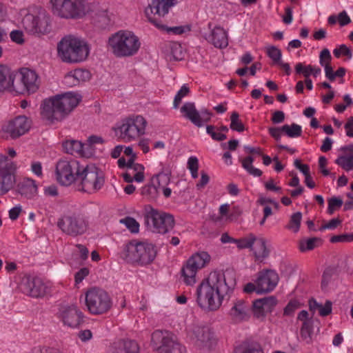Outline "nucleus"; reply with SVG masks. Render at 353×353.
I'll use <instances>...</instances> for the list:
<instances>
[{
    "label": "nucleus",
    "mask_w": 353,
    "mask_h": 353,
    "mask_svg": "<svg viewBox=\"0 0 353 353\" xmlns=\"http://www.w3.org/2000/svg\"><path fill=\"white\" fill-rule=\"evenodd\" d=\"M88 13L91 14L92 23L100 28H105L110 23V17L107 8L101 6L99 3H88Z\"/></svg>",
    "instance_id": "26"
},
{
    "label": "nucleus",
    "mask_w": 353,
    "mask_h": 353,
    "mask_svg": "<svg viewBox=\"0 0 353 353\" xmlns=\"http://www.w3.org/2000/svg\"><path fill=\"white\" fill-rule=\"evenodd\" d=\"M139 347L134 340H119L112 343L110 353H139Z\"/></svg>",
    "instance_id": "28"
},
{
    "label": "nucleus",
    "mask_w": 353,
    "mask_h": 353,
    "mask_svg": "<svg viewBox=\"0 0 353 353\" xmlns=\"http://www.w3.org/2000/svg\"><path fill=\"white\" fill-rule=\"evenodd\" d=\"M233 353H264L263 350L256 345L248 343H242L237 345Z\"/></svg>",
    "instance_id": "36"
},
{
    "label": "nucleus",
    "mask_w": 353,
    "mask_h": 353,
    "mask_svg": "<svg viewBox=\"0 0 353 353\" xmlns=\"http://www.w3.org/2000/svg\"><path fill=\"white\" fill-rule=\"evenodd\" d=\"M252 312L254 317L261 320L263 319L268 313V312L263 309V305L260 299H257L253 302Z\"/></svg>",
    "instance_id": "43"
},
{
    "label": "nucleus",
    "mask_w": 353,
    "mask_h": 353,
    "mask_svg": "<svg viewBox=\"0 0 353 353\" xmlns=\"http://www.w3.org/2000/svg\"><path fill=\"white\" fill-rule=\"evenodd\" d=\"M156 255L157 250L152 243L137 240L126 244L122 252V257L126 262L141 265L152 263Z\"/></svg>",
    "instance_id": "6"
},
{
    "label": "nucleus",
    "mask_w": 353,
    "mask_h": 353,
    "mask_svg": "<svg viewBox=\"0 0 353 353\" xmlns=\"http://www.w3.org/2000/svg\"><path fill=\"white\" fill-rule=\"evenodd\" d=\"M63 81L65 85L69 87H73L79 85L72 72L65 76Z\"/></svg>",
    "instance_id": "63"
},
{
    "label": "nucleus",
    "mask_w": 353,
    "mask_h": 353,
    "mask_svg": "<svg viewBox=\"0 0 353 353\" xmlns=\"http://www.w3.org/2000/svg\"><path fill=\"white\" fill-rule=\"evenodd\" d=\"M254 254L257 261H262L269 255V250L266 248L265 240L263 238L257 239L252 246Z\"/></svg>",
    "instance_id": "33"
},
{
    "label": "nucleus",
    "mask_w": 353,
    "mask_h": 353,
    "mask_svg": "<svg viewBox=\"0 0 353 353\" xmlns=\"http://www.w3.org/2000/svg\"><path fill=\"white\" fill-rule=\"evenodd\" d=\"M319 59L320 64L321 66L323 67L326 65H329L332 59L329 50L327 48L323 49L320 53Z\"/></svg>",
    "instance_id": "57"
},
{
    "label": "nucleus",
    "mask_w": 353,
    "mask_h": 353,
    "mask_svg": "<svg viewBox=\"0 0 353 353\" xmlns=\"http://www.w3.org/2000/svg\"><path fill=\"white\" fill-rule=\"evenodd\" d=\"M14 83V74L10 69L5 65H0V93L9 90L12 91Z\"/></svg>",
    "instance_id": "30"
},
{
    "label": "nucleus",
    "mask_w": 353,
    "mask_h": 353,
    "mask_svg": "<svg viewBox=\"0 0 353 353\" xmlns=\"http://www.w3.org/2000/svg\"><path fill=\"white\" fill-rule=\"evenodd\" d=\"M63 148L68 154L85 157L86 152L84 150V144L77 140H68L63 143Z\"/></svg>",
    "instance_id": "31"
},
{
    "label": "nucleus",
    "mask_w": 353,
    "mask_h": 353,
    "mask_svg": "<svg viewBox=\"0 0 353 353\" xmlns=\"http://www.w3.org/2000/svg\"><path fill=\"white\" fill-rule=\"evenodd\" d=\"M256 241V236L254 234L250 233L247 236L236 239V246L239 249L252 248Z\"/></svg>",
    "instance_id": "38"
},
{
    "label": "nucleus",
    "mask_w": 353,
    "mask_h": 353,
    "mask_svg": "<svg viewBox=\"0 0 353 353\" xmlns=\"http://www.w3.org/2000/svg\"><path fill=\"white\" fill-rule=\"evenodd\" d=\"M259 299L263 305V309H265L268 313L271 312L276 305V299L274 296L265 297Z\"/></svg>",
    "instance_id": "51"
},
{
    "label": "nucleus",
    "mask_w": 353,
    "mask_h": 353,
    "mask_svg": "<svg viewBox=\"0 0 353 353\" xmlns=\"http://www.w3.org/2000/svg\"><path fill=\"white\" fill-rule=\"evenodd\" d=\"M177 4V0H151L148 6L145 9V14L148 21L158 29L172 32L174 34H181L190 30L189 26H174L167 28L163 23L161 18L164 17L170 8Z\"/></svg>",
    "instance_id": "4"
},
{
    "label": "nucleus",
    "mask_w": 353,
    "mask_h": 353,
    "mask_svg": "<svg viewBox=\"0 0 353 353\" xmlns=\"http://www.w3.org/2000/svg\"><path fill=\"white\" fill-rule=\"evenodd\" d=\"M335 163L345 171L353 170V154L349 155H341L336 160Z\"/></svg>",
    "instance_id": "37"
},
{
    "label": "nucleus",
    "mask_w": 353,
    "mask_h": 353,
    "mask_svg": "<svg viewBox=\"0 0 353 353\" xmlns=\"http://www.w3.org/2000/svg\"><path fill=\"white\" fill-rule=\"evenodd\" d=\"M13 162L6 156H0V195L8 192L15 183Z\"/></svg>",
    "instance_id": "20"
},
{
    "label": "nucleus",
    "mask_w": 353,
    "mask_h": 353,
    "mask_svg": "<svg viewBox=\"0 0 353 353\" xmlns=\"http://www.w3.org/2000/svg\"><path fill=\"white\" fill-rule=\"evenodd\" d=\"M144 220L149 230L161 234L169 232L175 225L174 217L172 214L153 208L146 210Z\"/></svg>",
    "instance_id": "10"
},
{
    "label": "nucleus",
    "mask_w": 353,
    "mask_h": 353,
    "mask_svg": "<svg viewBox=\"0 0 353 353\" xmlns=\"http://www.w3.org/2000/svg\"><path fill=\"white\" fill-rule=\"evenodd\" d=\"M338 21L341 26H345L351 23V19L345 11H342L339 14Z\"/></svg>",
    "instance_id": "62"
},
{
    "label": "nucleus",
    "mask_w": 353,
    "mask_h": 353,
    "mask_svg": "<svg viewBox=\"0 0 353 353\" xmlns=\"http://www.w3.org/2000/svg\"><path fill=\"white\" fill-rule=\"evenodd\" d=\"M254 161V159L248 156L245 159L241 160L242 167L251 175L254 176H261L262 175V171L258 168H256L253 166L252 163Z\"/></svg>",
    "instance_id": "35"
},
{
    "label": "nucleus",
    "mask_w": 353,
    "mask_h": 353,
    "mask_svg": "<svg viewBox=\"0 0 353 353\" xmlns=\"http://www.w3.org/2000/svg\"><path fill=\"white\" fill-rule=\"evenodd\" d=\"M128 170L133 173L134 179L137 182H142L144 180V167L139 163H134L133 157L128 159Z\"/></svg>",
    "instance_id": "34"
},
{
    "label": "nucleus",
    "mask_w": 353,
    "mask_h": 353,
    "mask_svg": "<svg viewBox=\"0 0 353 353\" xmlns=\"http://www.w3.org/2000/svg\"><path fill=\"white\" fill-rule=\"evenodd\" d=\"M78 84L83 82L90 78V72L88 70L77 69L72 72Z\"/></svg>",
    "instance_id": "55"
},
{
    "label": "nucleus",
    "mask_w": 353,
    "mask_h": 353,
    "mask_svg": "<svg viewBox=\"0 0 353 353\" xmlns=\"http://www.w3.org/2000/svg\"><path fill=\"white\" fill-rule=\"evenodd\" d=\"M282 130L291 138L298 137L302 132L301 126L296 123H292L291 125L285 124L282 126Z\"/></svg>",
    "instance_id": "40"
},
{
    "label": "nucleus",
    "mask_w": 353,
    "mask_h": 353,
    "mask_svg": "<svg viewBox=\"0 0 353 353\" xmlns=\"http://www.w3.org/2000/svg\"><path fill=\"white\" fill-rule=\"evenodd\" d=\"M120 222L132 233H137L139 230V223L134 218L128 216L121 219Z\"/></svg>",
    "instance_id": "45"
},
{
    "label": "nucleus",
    "mask_w": 353,
    "mask_h": 353,
    "mask_svg": "<svg viewBox=\"0 0 353 353\" xmlns=\"http://www.w3.org/2000/svg\"><path fill=\"white\" fill-rule=\"evenodd\" d=\"M83 163L76 159L59 160L56 166L57 181L63 185L77 181Z\"/></svg>",
    "instance_id": "14"
},
{
    "label": "nucleus",
    "mask_w": 353,
    "mask_h": 353,
    "mask_svg": "<svg viewBox=\"0 0 353 353\" xmlns=\"http://www.w3.org/2000/svg\"><path fill=\"white\" fill-rule=\"evenodd\" d=\"M90 225L89 216L81 211L67 212L57 221V226L62 232L71 237L85 234Z\"/></svg>",
    "instance_id": "7"
},
{
    "label": "nucleus",
    "mask_w": 353,
    "mask_h": 353,
    "mask_svg": "<svg viewBox=\"0 0 353 353\" xmlns=\"http://www.w3.org/2000/svg\"><path fill=\"white\" fill-rule=\"evenodd\" d=\"M85 305L92 314H103L110 310L112 301L106 291L92 288L85 293Z\"/></svg>",
    "instance_id": "11"
},
{
    "label": "nucleus",
    "mask_w": 353,
    "mask_h": 353,
    "mask_svg": "<svg viewBox=\"0 0 353 353\" xmlns=\"http://www.w3.org/2000/svg\"><path fill=\"white\" fill-rule=\"evenodd\" d=\"M353 241V232L335 235L331 237V243H348Z\"/></svg>",
    "instance_id": "52"
},
{
    "label": "nucleus",
    "mask_w": 353,
    "mask_h": 353,
    "mask_svg": "<svg viewBox=\"0 0 353 353\" xmlns=\"http://www.w3.org/2000/svg\"><path fill=\"white\" fill-rule=\"evenodd\" d=\"M210 261V256L206 252H196L187 261L181 269L184 282L188 285L196 283L197 271L203 268Z\"/></svg>",
    "instance_id": "15"
},
{
    "label": "nucleus",
    "mask_w": 353,
    "mask_h": 353,
    "mask_svg": "<svg viewBox=\"0 0 353 353\" xmlns=\"http://www.w3.org/2000/svg\"><path fill=\"white\" fill-rule=\"evenodd\" d=\"M236 285L232 272L213 271L196 289V302L205 311H216L224 299H229Z\"/></svg>",
    "instance_id": "1"
},
{
    "label": "nucleus",
    "mask_w": 353,
    "mask_h": 353,
    "mask_svg": "<svg viewBox=\"0 0 353 353\" xmlns=\"http://www.w3.org/2000/svg\"><path fill=\"white\" fill-rule=\"evenodd\" d=\"M90 54V47L83 39L72 35L63 37L57 43V54L62 61L77 63L84 61Z\"/></svg>",
    "instance_id": "3"
},
{
    "label": "nucleus",
    "mask_w": 353,
    "mask_h": 353,
    "mask_svg": "<svg viewBox=\"0 0 353 353\" xmlns=\"http://www.w3.org/2000/svg\"><path fill=\"white\" fill-rule=\"evenodd\" d=\"M151 344L159 353H187L185 347L166 330H155L151 336Z\"/></svg>",
    "instance_id": "12"
},
{
    "label": "nucleus",
    "mask_w": 353,
    "mask_h": 353,
    "mask_svg": "<svg viewBox=\"0 0 353 353\" xmlns=\"http://www.w3.org/2000/svg\"><path fill=\"white\" fill-rule=\"evenodd\" d=\"M54 14L63 19H78L85 16L88 10L85 0H50Z\"/></svg>",
    "instance_id": "9"
},
{
    "label": "nucleus",
    "mask_w": 353,
    "mask_h": 353,
    "mask_svg": "<svg viewBox=\"0 0 353 353\" xmlns=\"http://www.w3.org/2000/svg\"><path fill=\"white\" fill-rule=\"evenodd\" d=\"M300 303L296 300L290 301L284 308L283 314L292 316L294 312L300 307Z\"/></svg>",
    "instance_id": "53"
},
{
    "label": "nucleus",
    "mask_w": 353,
    "mask_h": 353,
    "mask_svg": "<svg viewBox=\"0 0 353 353\" xmlns=\"http://www.w3.org/2000/svg\"><path fill=\"white\" fill-rule=\"evenodd\" d=\"M332 302L327 301L324 305L321 304L319 308V313L321 316H326L332 312Z\"/></svg>",
    "instance_id": "58"
},
{
    "label": "nucleus",
    "mask_w": 353,
    "mask_h": 353,
    "mask_svg": "<svg viewBox=\"0 0 353 353\" xmlns=\"http://www.w3.org/2000/svg\"><path fill=\"white\" fill-rule=\"evenodd\" d=\"M141 42L132 32L119 30L108 39V47L117 57H129L137 53Z\"/></svg>",
    "instance_id": "5"
},
{
    "label": "nucleus",
    "mask_w": 353,
    "mask_h": 353,
    "mask_svg": "<svg viewBox=\"0 0 353 353\" xmlns=\"http://www.w3.org/2000/svg\"><path fill=\"white\" fill-rule=\"evenodd\" d=\"M301 219L302 214L300 212L292 214L287 228L292 230L294 232H297L300 228Z\"/></svg>",
    "instance_id": "41"
},
{
    "label": "nucleus",
    "mask_w": 353,
    "mask_h": 353,
    "mask_svg": "<svg viewBox=\"0 0 353 353\" xmlns=\"http://www.w3.org/2000/svg\"><path fill=\"white\" fill-rule=\"evenodd\" d=\"M181 112L183 116L189 119L194 125L200 128L210 120L211 114L206 109L198 111L194 103L188 102L183 105Z\"/></svg>",
    "instance_id": "22"
},
{
    "label": "nucleus",
    "mask_w": 353,
    "mask_h": 353,
    "mask_svg": "<svg viewBox=\"0 0 353 353\" xmlns=\"http://www.w3.org/2000/svg\"><path fill=\"white\" fill-rule=\"evenodd\" d=\"M57 316L64 326L73 329L79 327L83 322V312L74 304L61 305Z\"/></svg>",
    "instance_id": "19"
},
{
    "label": "nucleus",
    "mask_w": 353,
    "mask_h": 353,
    "mask_svg": "<svg viewBox=\"0 0 353 353\" xmlns=\"http://www.w3.org/2000/svg\"><path fill=\"white\" fill-rule=\"evenodd\" d=\"M89 270L87 268H81L74 275L76 283H81L85 277L89 274Z\"/></svg>",
    "instance_id": "61"
},
{
    "label": "nucleus",
    "mask_w": 353,
    "mask_h": 353,
    "mask_svg": "<svg viewBox=\"0 0 353 353\" xmlns=\"http://www.w3.org/2000/svg\"><path fill=\"white\" fill-rule=\"evenodd\" d=\"M23 26L30 34L41 37L50 32V17L46 12H40L34 16L32 14L25 15L22 20Z\"/></svg>",
    "instance_id": "16"
},
{
    "label": "nucleus",
    "mask_w": 353,
    "mask_h": 353,
    "mask_svg": "<svg viewBox=\"0 0 353 353\" xmlns=\"http://www.w3.org/2000/svg\"><path fill=\"white\" fill-rule=\"evenodd\" d=\"M267 54L274 63H279L281 61V51L275 46L268 47L267 48Z\"/></svg>",
    "instance_id": "49"
},
{
    "label": "nucleus",
    "mask_w": 353,
    "mask_h": 353,
    "mask_svg": "<svg viewBox=\"0 0 353 353\" xmlns=\"http://www.w3.org/2000/svg\"><path fill=\"white\" fill-rule=\"evenodd\" d=\"M208 28L210 30L209 33L203 34V38L214 47L218 48H224L228 45V34L226 31L219 26L212 28V23H208Z\"/></svg>",
    "instance_id": "27"
},
{
    "label": "nucleus",
    "mask_w": 353,
    "mask_h": 353,
    "mask_svg": "<svg viewBox=\"0 0 353 353\" xmlns=\"http://www.w3.org/2000/svg\"><path fill=\"white\" fill-rule=\"evenodd\" d=\"M147 121L141 115L125 118L114 128L116 136L124 142L135 141L145 132Z\"/></svg>",
    "instance_id": "8"
},
{
    "label": "nucleus",
    "mask_w": 353,
    "mask_h": 353,
    "mask_svg": "<svg viewBox=\"0 0 353 353\" xmlns=\"http://www.w3.org/2000/svg\"><path fill=\"white\" fill-rule=\"evenodd\" d=\"M10 37L13 42L18 44H22L24 42L23 34L20 30H13L10 32Z\"/></svg>",
    "instance_id": "59"
},
{
    "label": "nucleus",
    "mask_w": 353,
    "mask_h": 353,
    "mask_svg": "<svg viewBox=\"0 0 353 353\" xmlns=\"http://www.w3.org/2000/svg\"><path fill=\"white\" fill-rule=\"evenodd\" d=\"M206 132L210 135L212 139L215 141H221L226 139L227 137L225 133H221L216 129L214 125H208L206 127Z\"/></svg>",
    "instance_id": "48"
},
{
    "label": "nucleus",
    "mask_w": 353,
    "mask_h": 353,
    "mask_svg": "<svg viewBox=\"0 0 353 353\" xmlns=\"http://www.w3.org/2000/svg\"><path fill=\"white\" fill-rule=\"evenodd\" d=\"M320 241V239L314 237L302 240L299 244V249L301 252L312 250L316 247V243Z\"/></svg>",
    "instance_id": "44"
},
{
    "label": "nucleus",
    "mask_w": 353,
    "mask_h": 353,
    "mask_svg": "<svg viewBox=\"0 0 353 353\" xmlns=\"http://www.w3.org/2000/svg\"><path fill=\"white\" fill-rule=\"evenodd\" d=\"M343 200L338 197H332L328 200L327 212L332 214L336 208H339L343 205Z\"/></svg>",
    "instance_id": "54"
},
{
    "label": "nucleus",
    "mask_w": 353,
    "mask_h": 353,
    "mask_svg": "<svg viewBox=\"0 0 353 353\" xmlns=\"http://www.w3.org/2000/svg\"><path fill=\"white\" fill-rule=\"evenodd\" d=\"M333 53L336 57H339L343 54L350 59L352 55L351 50L345 45H341L339 48L334 50Z\"/></svg>",
    "instance_id": "56"
},
{
    "label": "nucleus",
    "mask_w": 353,
    "mask_h": 353,
    "mask_svg": "<svg viewBox=\"0 0 353 353\" xmlns=\"http://www.w3.org/2000/svg\"><path fill=\"white\" fill-rule=\"evenodd\" d=\"M31 120L26 116H18L3 125V130L12 139H17L29 131Z\"/></svg>",
    "instance_id": "23"
},
{
    "label": "nucleus",
    "mask_w": 353,
    "mask_h": 353,
    "mask_svg": "<svg viewBox=\"0 0 353 353\" xmlns=\"http://www.w3.org/2000/svg\"><path fill=\"white\" fill-rule=\"evenodd\" d=\"M279 282L278 274L272 270L260 272L256 280V292L268 293L272 291Z\"/></svg>",
    "instance_id": "25"
},
{
    "label": "nucleus",
    "mask_w": 353,
    "mask_h": 353,
    "mask_svg": "<svg viewBox=\"0 0 353 353\" xmlns=\"http://www.w3.org/2000/svg\"><path fill=\"white\" fill-rule=\"evenodd\" d=\"M183 59L181 46L177 43H173L170 46V61H179Z\"/></svg>",
    "instance_id": "47"
},
{
    "label": "nucleus",
    "mask_w": 353,
    "mask_h": 353,
    "mask_svg": "<svg viewBox=\"0 0 353 353\" xmlns=\"http://www.w3.org/2000/svg\"><path fill=\"white\" fill-rule=\"evenodd\" d=\"M77 181L80 183L82 191L93 193L103 185L104 177L95 165L83 163Z\"/></svg>",
    "instance_id": "13"
},
{
    "label": "nucleus",
    "mask_w": 353,
    "mask_h": 353,
    "mask_svg": "<svg viewBox=\"0 0 353 353\" xmlns=\"http://www.w3.org/2000/svg\"><path fill=\"white\" fill-rule=\"evenodd\" d=\"M188 336L199 350L208 351L214 344L212 330L205 325H193L188 330Z\"/></svg>",
    "instance_id": "17"
},
{
    "label": "nucleus",
    "mask_w": 353,
    "mask_h": 353,
    "mask_svg": "<svg viewBox=\"0 0 353 353\" xmlns=\"http://www.w3.org/2000/svg\"><path fill=\"white\" fill-rule=\"evenodd\" d=\"M228 316L234 323L248 321L251 316L250 303L243 299H235L228 312Z\"/></svg>",
    "instance_id": "24"
},
{
    "label": "nucleus",
    "mask_w": 353,
    "mask_h": 353,
    "mask_svg": "<svg viewBox=\"0 0 353 353\" xmlns=\"http://www.w3.org/2000/svg\"><path fill=\"white\" fill-rule=\"evenodd\" d=\"M334 274V270L332 268H327L322 276V286H325L330 282L332 275Z\"/></svg>",
    "instance_id": "64"
},
{
    "label": "nucleus",
    "mask_w": 353,
    "mask_h": 353,
    "mask_svg": "<svg viewBox=\"0 0 353 353\" xmlns=\"http://www.w3.org/2000/svg\"><path fill=\"white\" fill-rule=\"evenodd\" d=\"M159 192L160 191L158 190V188L156 187L155 184L152 183V179L149 184L145 185L141 188V194L150 199L157 198Z\"/></svg>",
    "instance_id": "39"
},
{
    "label": "nucleus",
    "mask_w": 353,
    "mask_h": 353,
    "mask_svg": "<svg viewBox=\"0 0 353 353\" xmlns=\"http://www.w3.org/2000/svg\"><path fill=\"white\" fill-rule=\"evenodd\" d=\"M230 128L232 130L241 132L244 131L245 127L242 121L239 119V115L236 112H233L230 117Z\"/></svg>",
    "instance_id": "42"
},
{
    "label": "nucleus",
    "mask_w": 353,
    "mask_h": 353,
    "mask_svg": "<svg viewBox=\"0 0 353 353\" xmlns=\"http://www.w3.org/2000/svg\"><path fill=\"white\" fill-rule=\"evenodd\" d=\"M295 71L297 74H302L305 79H310L309 77L312 75V65H304L302 63H296L295 66Z\"/></svg>",
    "instance_id": "50"
},
{
    "label": "nucleus",
    "mask_w": 353,
    "mask_h": 353,
    "mask_svg": "<svg viewBox=\"0 0 353 353\" xmlns=\"http://www.w3.org/2000/svg\"><path fill=\"white\" fill-rule=\"evenodd\" d=\"M19 192L27 198H32L37 194V186L31 179H25L18 185Z\"/></svg>",
    "instance_id": "32"
},
{
    "label": "nucleus",
    "mask_w": 353,
    "mask_h": 353,
    "mask_svg": "<svg viewBox=\"0 0 353 353\" xmlns=\"http://www.w3.org/2000/svg\"><path fill=\"white\" fill-rule=\"evenodd\" d=\"M81 97L72 92L57 94L43 101L41 114L48 121H61L79 103Z\"/></svg>",
    "instance_id": "2"
},
{
    "label": "nucleus",
    "mask_w": 353,
    "mask_h": 353,
    "mask_svg": "<svg viewBox=\"0 0 353 353\" xmlns=\"http://www.w3.org/2000/svg\"><path fill=\"white\" fill-rule=\"evenodd\" d=\"M20 289L23 294L34 298L42 297L47 292L46 284L38 277H24L21 282Z\"/></svg>",
    "instance_id": "21"
},
{
    "label": "nucleus",
    "mask_w": 353,
    "mask_h": 353,
    "mask_svg": "<svg viewBox=\"0 0 353 353\" xmlns=\"http://www.w3.org/2000/svg\"><path fill=\"white\" fill-rule=\"evenodd\" d=\"M38 88V76L34 71L23 68L20 71L17 79H16V76L14 74L13 92L17 94L34 93Z\"/></svg>",
    "instance_id": "18"
},
{
    "label": "nucleus",
    "mask_w": 353,
    "mask_h": 353,
    "mask_svg": "<svg viewBox=\"0 0 353 353\" xmlns=\"http://www.w3.org/2000/svg\"><path fill=\"white\" fill-rule=\"evenodd\" d=\"M190 92L189 87L184 84L181 86V89L177 92L176 94L174 97L173 107L174 108H177L182 101V99L187 96Z\"/></svg>",
    "instance_id": "46"
},
{
    "label": "nucleus",
    "mask_w": 353,
    "mask_h": 353,
    "mask_svg": "<svg viewBox=\"0 0 353 353\" xmlns=\"http://www.w3.org/2000/svg\"><path fill=\"white\" fill-rule=\"evenodd\" d=\"M151 179L152 183L158 188V190L160 192L162 191L165 197L168 198L170 196L172 190L168 187L170 182V174L169 173L160 172L154 176Z\"/></svg>",
    "instance_id": "29"
},
{
    "label": "nucleus",
    "mask_w": 353,
    "mask_h": 353,
    "mask_svg": "<svg viewBox=\"0 0 353 353\" xmlns=\"http://www.w3.org/2000/svg\"><path fill=\"white\" fill-rule=\"evenodd\" d=\"M341 221L339 219H332L328 223L323 225L319 228L320 231H323L326 229L333 230L335 229L340 223Z\"/></svg>",
    "instance_id": "60"
}]
</instances>
